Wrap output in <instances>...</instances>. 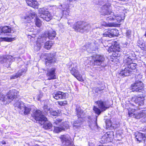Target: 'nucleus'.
Listing matches in <instances>:
<instances>
[{"instance_id":"obj_49","label":"nucleus","mask_w":146,"mask_h":146,"mask_svg":"<svg viewBox=\"0 0 146 146\" xmlns=\"http://www.w3.org/2000/svg\"><path fill=\"white\" fill-rule=\"evenodd\" d=\"M42 96V95L41 94H40V95H39V96H38V100H39L41 98V97Z\"/></svg>"},{"instance_id":"obj_5","label":"nucleus","mask_w":146,"mask_h":146,"mask_svg":"<svg viewBox=\"0 0 146 146\" xmlns=\"http://www.w3.org/2000/svg\"><path fill=\"white\" fill-rule=\"evenodd\" d=\"M32 116L33 118L38 123L42 125L44 121L47 120V119L42 115L41 111L39 110H34L33 111Z\"/></svg>"},{"instance_id":"obj_3","label":"nucleus","mask_w":146,"mask_h":146,"mask_svg":"<svg viewBox=\"0 0 146 146\" xmlns=\"http://www.w3.org/2000/svg\"><path fill=\"white\" fill-rule=\"evenodd\" d=\"M103 15L106 16V20L108 22L113 21L115 23H119L123 20L120 16L116 15L111 11H107Z\"/></svg>"},{"instance_id":"obj_54","label":"nucleus","mask_w":146,"mask_h":146,"mask_svg":"<svg viewBox=\"0 0 146 146\" xmlns=\"http://www.w3.org/2000/svg\"><path fill=\"white\" fill-rule=\"evenodd\" d=\"M144 36H145V37H146V31L145 32V33L144 35Z\"/></svg>"},{"instance_id":"obj_45","label":"nucleus","mask_w":146,"mask_h":146,"mask_svg":"<svg viewBox=\"0 0 146 146\" xmlns=\"http://www.w3.org/2000/svg\"><path fill=\"white\" fill-rule=\"evenodd\" d=\"M58 104L61 106H64L67 104L66 102H58Z\"/></svg>"},{"instance_id":"obj_38","label":"nucleus","mask_w":146,"mask_h":146,"mask_svg":"<svg viewBox=\"0 0 146 146\" xmlns=\"http://www.w3.org/2000/svg\"><path fill=\"white\" fill-rule=\"evenodd\" d=\"M111 4L109 3H106L102 7V9L107 10L109 9L111 7Z\"/></svg>"},{"instance_id":"obj_57","label":"nucleus","mask_w":146,"mask_h":146,"mask_svg":"<svg viewBox=\"0 0 146 146\" xmlns=\"http://www.w3.org/2000/svg\"><path fill=\"white\" fill-rule=\"evenodd\" d=\"M145 129L146 130V129Z\"/></svg>"},{"instance_id":"obj_53","label":"nucleus","mask_w":146,"mask_h":146,"mask_svg":"<svg viewBox=\"0 0 146 146\" xmlns=\"http://www.w3.org/2000/svg\"><path fill=\"white\" fill-rule=\"evenodd\" d=\"M33 146H39L37 144H36V145H33Z\"/></svg>"},{"instance_id":"obj_18","label":"nucleus","mask_w":146,"mask_h":146,"mask_svg":"<svg viewBox=\"0 0 146 146\" xmlns=\"http://www.w3.org/2000/svg\"><path fill=\"white\" fill-rule=\"evenodd\" d=\"M26 71L25 69H22L19 70L15 75H13L11 76L10 79H14L18 78L21 76L23 73H25Z\"/></svg>"},{"instance_id":"obj_28","label":"nucleus","mask_w":146,"mask_h":146,"mask_svg":"<svg viewBox=\"0 0 146 146\" xmlns=\"http://www.w3.org/2000/svg\"><path fill=\"white\" fill-rule=\"evenodd\" d=\"M144 100V97H138L135 98V102L136 103L138 104L139 105L141 106L143 105Z\"/></svg>"},{"instance_id":"obj_40","label":"nucleus","mask_w":146,"mask_h":146,"mask_svg":"<svg viewBox=\"0 0 146 146\" xmlns=\"http://www.w3.org/2000/svg\"><path fill=\"white\" fill-rule=\"evenodd\" d=\"M62 121V119L59 118L56 119L54 120V124H55L57 125H60L61 124H60V123Z\"/></svg>"},{"instance_id":"obj_34","label":"nucleus","mask_w":146,"mask_h":146,"mask_svg":"<svg viewBox=\"0 0 146 146\" xmlns=\"http://www.w3.org/2000/svg\"><path fill=\"white\" fill-rule=\"evenodd\" d=\"M60 127H61L62 128H63V130H65V129H68L69 127L68 122H66L62 123L60 125Z\"/></svg>"},{"instance_id":"obj_6","label":"nucleus","mask_w":146,"mask_h":146,"mask_svg":"<svg viewBox=\"0 0 146 146\" xmlns=\"http://www.w3.org/2000/svg\"><path fill=\"white\" fill-rule=\"evenodd\" d=\"M18 92H8L6 96H1V100L3 101L4 104L9 103L13 100L18 97Z\"/></svg>"},{"instance_id":"obj_12","label":"nucleus","mask_w":146,"mask_h":146,"mask_svg":"<svg viewBox=\"0 0 146 146\" xmlns=\"http://www.w3.org/2000/svg\"><path fill=\"white\" fill-rule=\"evenodd\" d=\"M56 70V68L54 67L51 68L50 70H47L46 75L48 77L47 79L48 80L55 79L56 78L55 73Z\"/></svg>"},{"instance_id":"obj_31","label":"nucleus","mask_w":146,"mask_h":146,"mask_svg":"<svg viewBox=\"0 0 146 146\" xmlns=\"http://www.w3.org/2000/svg\"><path fill=\"white\" fill-rule=\"evenodd\" d=\"M0 39L1 41H4L8 42H11L15 39V38L1 37Z\"/></svg>"},{"instance_id":"obj_2","label":"nucleus","mask_w":146,"mask_h":146,"mask_svg":"<svg viewBox=\"0 0 146 146\" xmlns=\"http://www.w3.org/2000/svg\"><path fill=\"white\" fill-rule=\"evenodd\" d=\"M121 49L119 44L117 41L113 42L111 46L109 47L108 50L109 53H112V56L114 57H118L120 56L119 52H121Z\"/></svg>"},{"instance_id":"obj_10","label":"nucleus","mask_w":146,"mask_h":146,"mask_svg":"<svg viewBox=\"0 0 146 146\" xmlns=\"http://www.w3.org/2000/svg\"><path fill=\"white\" fill-rule=\"evenodd\" d=\"M144 88V85L142 82L137 81L131 84L130 88L132 91H142Z\"/></svg>"},{"instance_id":"obj_43","label":"nucleus","mask_w":146,"mask_h":146,"mask_svg":"<svg viewBox=\"0 0 146 146\" xmlns=\"http://www.w3.org/2000/svg\"><path fill=\"white\" fill-rule=\"evenodd\" d=\"M93 110L95 111V113L98 115H99L101 113L100 110L95 106L93 108Z\"/></svg>"},{"instance_id":"obj_15","label":"nucleus","mask_w":146,"mask_h":146,"mask_svg":"<svg viewBox=\"0 0 146 146\" xmlns=\"http://www.w3.org/2000/svg\"><path fill=\"white\" fill-rule=\"evenodd\" d=\"M135 137L136 140L140 142L143 141L145 144L146 145V137L145 134L141 133H138L135 134Z\"/></svg>"},{"instance_id":"obj_14","label":"nucleus","mask_w":146,"mask_h":146,"mask_svg":"<svg viewBox=\"0 0 146 146\" xmlns=\"http://www.w3.org/2000/svg\"><path fill=\"white\" fill-rule=\"evenodd\" d=\"M96 103L98 107L102 111H105L109 108V106L107 104L106 102H104L100 100L96 102Z\"/></svg>"},{"instance_id":"obj_13","label":"nucleus","mask_w":146,"mask_h":146,"mask_svg":"<svg viewBox=\"0 0 146 146\" xmlns=\"http://www.w3.org/2000/svg\"><path fill=\"white\" fill-rule=\"evenodd\" d=\"M70 72L75 78L78 81L83 82L84 81V79L82 77V76L79 73L78 71L74 67H72L70 70Z\"/></svg>"},{"instance_id":"obj_47","label":"nucleus","mask_w":146,"mask_h":146,"mask_svg":"<svg viewBox=\"0 0 146 146\" xmlns=\"http://www.w3.org/2000/svg\"><path fill=\"white\" fill-rule=\"evenodd\" d=\"M108 29V31H110L109 33L110 35H111V37H113V31H112V29Z\"/></svg>"},{"instance_id":"obj_7","label":"nucleus","mask_w":146,"mask_h":146,"mask_svg":"<svg viewBox=\"0 0 146 146\" xmlns=\"http://www.w3.org/2000/svg\"><path fill=\"white\" fill-rule=\"evenodd\" d=\"M89 25L85 21H79L76 22L73 25V28L75 31L77 32H80L82 30Z\"/></svg>"},{"instance_id":"obj_24","label":"nucleus","mask_w":146,"mask_h":146,"mask_svg":"<svg viewBox=\"0 0 146 146\" xmlns=\"http://www.w3.org/2000/svg\"><path fill=\"white\" fill-rule=\"evenodd\" d=\"M31 111V109L30 108L25 106V105L21 108L20 110H19V112L22 113H24L25 115H28L29 114Z\"/></svg>"},{"instance_id":"obj_41","label":"nucleus","mask_w":146,"mask_h":146,"mask_svg":"<svg viewBox=\"0 0 146 146\" xmlns=\"http://www.w3.org/2000/svg\"><path fill=\"white\" fill-rule=\"evenodd\" d=\"M113 32V36H117L119 35L118 30L116 29H112Z\"/></svg>"},{"instance_id":"obj_1","label":"nucleus","mask_w":146,"mask_h":146,"mask_svg":"<svg viewBox=\"0 0 146 146\" xmlns=\"http://www.w3.org/2000/svg\"><path fill=\"white\" fill-rule=\"evenodd\" d=\"M123 63L125 67L119 73V75L120 76H129L136 69L137 64L133 62V59L128 55L125 56Z\"/></svg>"},{"instance_id":"obj_11","label":"nucleus","mask_w":146,"mask_h":146,"mask_svg":"<svg viewBox=\"0 0 146 146\" xmlns=\"http://www.w3.org/2000/svg\"><path fill=\"white\" fill-rule=\"evenodd\" d=\"M40 12L41 17L46 21H48L52 19L51 14L46 9H42L40 10Z\"/></svg>"},{"instance_id":"obj_44","label":"nucleus","mask_w":146,"mask_h":146,"mask_svg":"<svg viewBox=\"0 0 146 146\" xmlns=\"http://www.w3.org/2000/svg\"><path fill=\"white\" fill-rule=\"evenodd\" d=\"M106 126L108 128L111 127L112 125L111 121L109 120H107L105 121Z\"/></svg>"},{"instance_id":"obj_21","label":"nucleus","mask_w":146,"mask_h":146,"mask_svg":"<svg viewBox=\"0 0 146 146\" xmlns=\"http://www.w3.org/2000/svg\"><path fill=\"white\" fill-rule=\"evenodd\" d=\"M146 115V111H143L141 112L138 113L136 111L135 112V116L134 117L138 119L145 116Z\"/></svg>"},{"instance_id":"obj_20","label":"nucleus","mask_w":146,"mask_h":146,"mask_svg":"<svg viewBox=\"0 0 146 146\" xmlns=\"http://www.w3.org/2000/svg\"><path fill=\"white\" fill-rule=\"evenodd\" d=\"M27 5L35 9L38 8L39 3L36 0H33L26 3Z\"/></svg>"},{"instance_id":"obj_27","label":"nucleus","mask_w":146,"mask_h":146,"mask_svg":"<svg viewBox=\"0 0 146 146\" xmlns=\"http://www.w3.org/2000/svg\"><path fill=\"white\" fill-rule=\"evenodd\" d=\"M36 15V14L35 13H30L28 15L25 17V19L27 20V22L29 23Z\"/></svg>"},{"instance_id":"obj_39","label":"nucleus","mask_w":146,"mask_h":146,"mask_svg":"<svg viewBox=\"0 0 146 146\" xmlns=\"http://www.w3.org/2000/svg\"><path fill=\"white\" fill-rule=\"evenodd\" d=\"M108 29H105L104 32V33L103 34V36L105 37H111V35H110L109 32L108 31Z\"/></svg>"},{"instance_id":"obj_51","label":"nucleus","mask_w":146,"mask_h":146,"mask_svg":"<svg viewBox=\"0 0 146 146\" xmlns=\"http://www.w3.org/2000/svg\"><path fill=\"white\" fill-rule=\"evenodd\" d=\"M1 96H3V94H2L0 92V100H1Z\"/></svg>"},{"instance_id":"obj_29","label":"nucleus","mask_w":146,"mask_h":146,"mask_svg":"<svg viewBox=\"0 0 146 146\" xmlns=\"http://www.w3.org/2000/svg\"><path fill=\"white\" fill-rule=\"evenodd\" d=\"M24 105L23 102L19 100L17 101L14 104V106L15 107H17L18 108H19L21 110V108L24 106Z\"/></svg>"},{"instance_id":"obj_26","label":"nucleus","mask_w":146,"mask_h":146,"mask_svg":"<svg viewBox=\"0 0 146 146\" xmlns=\"http://www.w3.org/2000/svg\"><path fill=\"white\" fill-rule=\"evenodd\" d=\"M0 30L1 31L0 32V33H3L4 34L10 33L11 31V28L8 26L3 27L1 29H0Z\"/></svg>"},{"instance_id":"obj_42","label":"nucleus","mask_w":146,"mask_h":146,"mask_svg":"<svg viewBox=\"0 0 146 146\" xmlns=\"http://www.w3.org/2000/svg\"><path fill=\"white\" fill-rule=\"evenodd\" d=\"M7 59L4 56H1L0 57V62L2 64L4 63L5 62L7 61Z\"/></svg>"},{"instance_id":"obj_25","label":"nucleus","mask_w":146,"mask_h":146,"mask_svg":"<svg viewBox=\"0 0 146 146\" xmlns=\"http://www.w3.org/2000/svg\"><path fill=\"white\" fill-rule=\"evenodd\" d=\"M56 33L55 31H49L47 32L46 35L49 39H53L56 37Z\"/></svg>"},{"instance_id":"obj_55","label":"nucleus","mask_w":146,"mask_h":146,"mask_svg":"<svg viewBox=\"0 0 146 146\" xmlns=\"http://www.w3.org/2000/svg\"><path fill=\"white\" fill-rule=\"evenodd\" d=\"M4 143V144H5V143Z\"/></svg>"},{"instance_id":"obj_22","label":"nucleus","mask_w":146,"mask_h":146,"mask_svg":"<svg viewBox=\"0 0 146 146\" xmlns=\"http://www.w3.org/2000/svg\"><path fill=\"white\" fill-rule=\"evenodd\" d=\"M54 43L52 41L48 40L45 42L44 48L47 50H50L53 46Z\"/></svg>"},{"instance_id":"obj_8","label":"nucleus","mask_w":146,"mask_h":146,"mask_svg":"<svg viewBox=\"0 0 146 146\" xmlns=\"http://www.w3.org/2000/svg\"><path fill=\"white\" fill-rule=\"evenodd\" d=\"M92 57L93 59L92 60V64L94 66H100L105 60L104 56L100 54H96L95 56H92Z\"/></svg>"},{"instance_id":"obj_32","label":"nucleus","mask_w":146,"mask_h":146,"mask_svg":"<svg viewBox=\"0 0 146 146\" xmlns=\"http://www.w3.org/2000/svg\"><path fill=\"white\" fill-rule=\"evenodd\" d=\"M35 24L37 27H40L42 25V21L38 17H36L35 20Z\"/></svg>"},{"instance_id":"obj_19","label":"nucleus","mask_w":146,"mask_h":146,"mask_svg":"<svg viewBox=\"0 0 146 146\" xmlns=\"http://www.w3.org/2000/svg\"><path fill=\"white\" fill-rule=\"evenodd\" d=\"M44 42L43 38L41 36H39L37 38L36 41V45L35 46V47H37V49L40 50L42 44Z\"/></svg>"},{"instance_id":"obj_50","label":"nucleus","mask_w":146,"mask_h":146,"mask_svg":"<svg viewBox=\"0 0 146 146\" xmlns=\"http://www.w3.org/2000/svg\"><path fill=\"white\" fill-rule=\"evenodd\" d=\"M119 1H128V0H118Z\"/></svg>"},{"instance_id":"obj_36","label":"nucleus","mask_w":146,"mask_h":146,"mask_svg":"<svg viewBox=\"0 0 146 146\" xmlns=\"http://www.w3.org/2000/svg\"><path fill=\"white\" fill-rule=\"evenodd\" d=\"M63 130V128H62L60 125V127H54V131L56 133H58Z\"/></svg>"},{"instance_id":"obj_4","label":"nucleus","mask_w":146,"mask_h":146,"mask_svg":"<svg viewBox=\"0 0 146 146\" xmlns=\"http://www.w3.org/2000/svg\"><path fill=\"white\" fill-rule=\"evenodd\" d=\"M56 53L50 52L49 53H45L44 55L45 58V64L46 66H49L56 62Z\"/></svg>"},{"instance_id":"obj_30","label":"nucleus","mask_w":146,"mask_h":146,"mask_svg":"<svg viewBox=\"0 0 146 146\" xmlns=\"http://www.w3.org/2000/svg\"><path fill=\"white\" fill-rule=\"evenodd\" d=\"M43 124H44L43 127L45 129H50L52 127V125L51 123L49 122H45Z\"/></svg>"},{"instance_id":"obj_17","label":"nucleus","mask_w":146,"mask_h":146,"mask_svg":"<svg viewBox=\"0 0 146 146\" xmlns=\"http://www.w3.org/2000/svg\"><path fill=\"white\" fill-rule=\"evenodd\" d=\"M67 93H65L62 92H58L55 94H53V97L56 100L59 99H65L66 97Z\"/></svg>"},{"instance_id":"obj_52","label":"nucleus","mask_w":146,"mask_h":146,"mask_svg":"<svg viewBox=\"0 0 146 146\" xmlns=\"http://www.w3.org/2000/svg\"><path fill=\"white\" fill-rule=\"evenodd\" d=\"M140 44H139V46H140V47L141 48H143V49H142V50H144V47H141V46L140 45Z\"/></svg>"},{"instance_id":"obj_46","label":"nucleus","mask_w":146,"mask_h":146,"mask_svg":"<svg viewBox=\"0 0 146 146\" xmlns=\"http://www.w3.org/2000/svg\"><path fill=\"white\" fill-rule=\"evenodd\" d=\"M43 108L45 110V111H47L48 112L49 111H48V109L49 108H48V106L47 105H44Z\"/></svg>"},{"instance_id":"obj_16","label":"nucleus","mask_w":146,"mask_h":146,"mask_svg":"<svg viewBox=\"0 0 146 146\" xmlns=\"http://www.w3.org/2000/svg\"><path fill=\"white\" fill-rule=\"evenodd\" d=\"M112 132H107L102 137V139H104V141H102V143H104L106 142H109L111 141L112 139Z\"/></svg>"},{"instance_id":"obj_33","label":"nucleus","mask_w":146,"mask_h":146,"mask_svg":"<svg viewBox=\"0 0 146 146\" xmlns=\"http://www.w3.org/2000/svg\"><path fill=\"white\" fill-rule=\"evenodd\" d=\"M82 124V123L81 120H80V121L78 120L74 121L73 123L74 127L76 128L80 127Z\"/></svg>"},{"instance_id":"obj_37","label":"nucleus","mask_w":146,"mask_h":146,"mask_svg":"<svg viewBox=\"0 0 146 146\" xmlns=\"http://www.w3.org/2000/svg\"><path fill=\"white\" fill-rule=\"evenodd\" d=\"M135 109H131L129 108L128 111V115L130 117H134L135 116Z\"/></svg>"},{"instance_id":"obj_48","label":"nucleus","mask_w":146,"mask_h":146,"mask_svg":"<svg viewBox=\"0 0 146 146\" xmlns=\"http://www.w3.org/2000/svg\"><path fill=\"white\" fill-rule=\"evenodd\" d=\"M113 26V24H106L105 26V27H111Z\"/></svg>"},{"instance_id":"obj_35","label":"nucleus","mask_w":146,"mask_h":146,"mask_svg":"<svg viewBox=\"0 0 146 146\" xmlns=\"http://www.w3.org/2000/svg\"><path fill=\"white\" fill-rule=\"evenodd\" d=\"M48 112L50 113L51 115L53 116L57 115L59 113L56 111L53 110L51 108H49L48 109Z\"/></svg>"},{"instance_id":"obj_23","label":"nucleus","mask_w":146,"mask_h":146,"mask_svg":"<svg viewBox=\"0 0 146 146\" xmlns=\"http://www.w3.org/2000/svg\"><path fill=\"white\" fill-rule=\"evenodd\" d=\"M76 113L78 118H83L85 113L79 107H77L76 108Z\"/></svg>"},{"instance_id":"obj_56","label":"nucleus","mask_w":146,"mask_h":146,"mask_svg":"<svg viewBox=\"0 0 146 146\" xmlns=\"http://www.w3.org/2000/svg\"><path fill=\"white\" fill-rule=\"evenodd\" d=\"M4 143V144H5V143Z\"/></svg>"},{"instance_id":"obj_9","label":"nucleus","mask_w":146,"mask_h":146,"mask_svg":"<svg viewBox=\"0 0 146 146\" xmlns=\"http://www.w3.org/2000/svg\"><path fill=\"white\" fill-rule=\"evenodd\" d=\"M59 138L63 144L66 146H75L71 141L69 135L67 134L61 135Z\"/></svg>"}]
</instances>
